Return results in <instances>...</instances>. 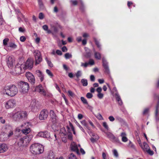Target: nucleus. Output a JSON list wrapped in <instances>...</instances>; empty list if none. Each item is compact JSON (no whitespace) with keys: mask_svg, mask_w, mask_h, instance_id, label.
Listing matches in <instances>:
<instances>
[{"mask_svg":"<svg viewBox=\"0 0 159 159\" xmlns=\"http://www.w3.org/2000/svg\"><path fill=\"white\" fill-rule=\"evenodd\" d=\"M18 92L17 87L14 84L6 86L3 89L4 93L11 97L14 96L17 94Z\"/></svg>","mask_w":159,"mask_h":159,"instance_id":"f257e3e1","label":"nucleus"},{"mask_svg":"<svg viewBox=\"0 0 159 159\" xmlns=\"http://www.w3.org/2000/svg\"><path fill=\"white\" fill-rule=\"evenodd\" d=\"M44 150V147L42 145L35 143L32 144L30 147V151L31 153L35 155L42 153Z\"/></svg>","mask_w":159,"mask_h":159,"instance_id":"f03ea898","label":"nucleus"},{"mask_svg":"<svg viewBox=\"0 0 159 159\" xmlns=\"http://www.w3.org/2000/svg\"><path fill=\"white\" fill-rule=\"evenodd\" d=\"M18 85L20 92L23 94L27 93L30 88L29 83L27 82L20 81L18 83Z\"/></svg>","mask_w":159,"mask_h":159,"instance_id":"7ed1b4c3","label":"nucleus"},{"mask_svg":"<svg viewBox=\"0 0 159 159\" xmlns=\"http://www.w3.org/2000/svg\"><path fill=\"white\" fill-rule=\"evenodd\" d=\"M27 116V112L25 111H18L15 113L13 115V117L16 121H18L25 118Z\"/></svg>","mask_w":159,"mask_h":159,"instance_id":"20e7f679","label":"nucleus"},{"mask_svg":"<svg viewBox=\"0 0 159 159\" xmlns=\"http://www.w3.org/2000/svg\"><path fill=\"white\" fill-rule=\"evenodd\" d=\"M29 107L33 112L38 111L40 108L39 102L35 100H33L31 102Z\"/></svg>","mask_w":159,"mask_h":159,"instance_id":"39448f33","label":"nucleus"},{"mask_svg":"<svg viewBox=\"0 0 159 159\" xmlns=\"http://www.w3.org/2000/svg\"><path fill=\"white\" fill-rule=\"evenodd\" d=\"M105 133L106 134L107 137L111 141L113 142H115L119 144H122L121 143L119 139L118 138H116L111 133L107 132H105Z\"/></svg>","mask_w":159,"mask_h":159,"instance_id":"423d86ee","label":"nucleus"},{"mask_svg":"<svg viewBox=\"0 0 159 159\" xmlns=\"http://www.w3.org/2000/svg\"><path fill=\"white\" fill-rule=\"evenodd\" d=\"M32 136L30 135H25L21 138L23 144V146L25 147L27 146L32 140Z\"/></svg>","mask_w":159,"mask_h":159,"instance_id":"0eeeda50","label":"nucleus"},{"mask_svg":"<svg viewBox=\"0 0 159 159\" xmlns=\"http://www.w3.org/2000/svg\"><path fill=\"white\" fill-rule=\"evenodd\" d=\"M34 55L35 60V65L39 64L42 60L40 52L39 50H35L34 52Z\"/></svg>","mask_w":159,"mask_h":159,"instance_id":"6e6552de","label":"nucleus"},{"mask_svg":"<svg viewBox=\"0 0 159 159\" xmlns=\"http://www.w3.org/2000/svg\"><path fill=\"white\" fill-rule=\"evenodd\" d=\"M50 26L55 33H57L58 31V28L61 29L62 28L60 24L56 21L52 22L50 24Z\"/></svg>","mask_w":159,"mask_h":159,"instance_id":"1a4fd4ad","label":"nucleus"},{"mask_svg":"<svg viewBox=\"0 0 159 159\" xmlns=\"http://www.w3.org/2000/svg\"><path fill=\"white\" fill-rule=\"evenodd\" d=\"M4 105L6 109L12 108L16 105V101L14 99H10L5 102Z\"/></svg>","mask_w":159,"mask_h":159,"instance_id":"9d476101","label":"nucleus"},{"mask_svg":"<svg viewBox=\"0 0 159 159\" xmlns=\"http://www.w3.org/2000/svg\"><path fill=\"white\" fill-rule=\"evenodd\" d=\"M31 125V124L29 122H26L24 124V126H25V129H22V132L25 134H27L30 133L31 131V129L29 126Z\"/></svg>","mask_w":159,"mask_h":159,"instance_id":"9b49d317","label":"nucleus"},{"mask_svg":"<svg viewBox=\"0 0 159 159\" xmlns=\"http://www.w3.org/2000/svg\"><path fill=\"white\" fill-rule=\"evenodd\" d=\"M48 116V112L46 110H43L41 111L39 116V118L40 120H45L47 118Z\"/></svg>","mask_w":159,"mask_h":159,"instance_id":"f8f14e48","label":"nucleus"},{"mask_svg":"<svg viewBox=\"0 0 159 159\" xmlns=\"http://www.w3.org/2000/svg\"><path fill=\"white\" fill-rule=\"evenodd\" d=\"M26 76L29 81L32 84H34L35 82V80L34 75L30 72H26Z\"/></svg>","mask_w":159,"mask_h":159,"instance_id":"ddd939ff","label":"nucleus"},{"mask_svg":"<svg viewBox=\"0 0 159 159\" xmlns=\"http://www.w3.org/2000/svg\"><path fill=\"white\" fill-rule=\"evenodd\" d=\"M90 136H91L90 140L93 143L97 142L99 138L98 135L94 133H90Z\"/></svg>","mask_w":159,"mask_h":159,"instance_id":"4468645a","label":"nucleus"},{"mask_svg":"<svg viewBox=\"0 0 159 159\" xmlns=\"http://www.w3.org/2000/svg\"><path fill=\"white\" fill-rule=\"evenodd\" d=\"M37 136L45 138H49L50 137V133L47 131H41L38 133Z\"/></svg>","mask_w":159,"mask_h":159,"instance_id":"2eb2a0df","label":"nucleus"},{"mask_svg":"<svg viewBox=\"0 0 159 159\" xmlns=\"http://www.w3.org/2000/svg\"><path fill=\"white\" fill-rule=\"evenodd\" d=\"M103 66L105 70V72L107 74H109L110 73V71L108 65V63L107 61L104 58L102 59Z\"/></svg>","mask_w":159,"mask_h":159,"instance_id":"dca6fc26","label":"nucleus"},{"mask_svg":"<svg viewBox=\"0 0 159 159\" xmlns=\"http://www.w3.org/2000/svg\"><path fill=\"white\" fill-rule=\"evenodd\" d=\"M33 67V62L31 59H28L25 64V67L26 69H31Z\"/></svg>","mask_w":159,"mask_h":159,"instance_id":"f3484780","label":"nucleus"},{"mask_svg":"<svg viewBox=\"0 0 159 159\" xmlns=\"http://www.w3.org/2000/svg\"><path fill=\"white\" fill-rule=\"evenodd\" d=\"M70 148L72 151L75 152L78 155L80 154L79 149L77 145L74 142L71 143L70 145Z\"/></svg>","mask_w":159,"mask_h":159,"instance_id":"a211bd4d","label":"nucleus"},{"mask_svg":"<svg viewBox=\"0 0 159 159\" xmlns=\"http://www.w3.org/2000/svg\"><path fill=\"white\" fill-rule=\"evenodd\" d=\"M35 90L40 93L44 96L46 95V92L43 89V87L41 84H39L36 87L35 89Z\"/></svg>","mask_w":159,"mask_h":159,"instance_id":"6ab92c4d","label":"nucleus"},{"mask_svg":"<svg viewBox=\"0 0 159 159\" xmlns=\"http://www.w3.org/2000/svg\"><path fill=\"white\" fill-rule=\"evenodd\" d=\"M14 61L12 57L10 56L8 57H7L6 59V62L7 65L9 68L11 67L12 66Z\"/></svg>","mask_w":159,"mask_h":159,"instance_id":"aec40b11","label":"nucleus"},{"mask_svg":"<svg viewBox=\"0 0 159 159\" xmlns=\"http://www.w3.org/2000/svg\"><path fill=\"white\" fill-rule=\"evenodd\" d=\"M36 75L38 76L40 79V81L42 82L43 81L44 77V75L42 72L40 70H36L35 72Z\"/></svg>","mask_w":159,"mask_h":159,"instance_id":"412c9836","label":"nucleus"},{"mask_svg":"<svg viewBox=\"0 0 159 159\" xmlns=\"http://www.w3.org/2000/svg\"><path fill=\"white\" fill-rule=\"evenodd\" d=\"M50 115L53 122H56L57 117L53 110H51L50 112Z\"/></svg>","mask_w":159,"mask_h":159,"instance_id":"4be33fe9","label":"nucleus"},{"mask_svg":"<svg viewBox=\"0 0 159 159\" xmlns=\"http://www.w3.org/2000/svg\"><path fill=\"white\" fill-rule=\"evenodd\" d=\"M97 92L98 93L97 97L99 99H102L104 96V94L101 92L102 91V89L101 87H99L97 88L96 90Z\"/></svg>","mask_w":159,"mask_h":159,"instance_id":"5701e85b","label":"nucleus"},{"mask_svg":"<svg viewBox=\"0 0 159 159\" xmlns=\"http://www.w3.org/2000/svg\"><path fill=\"white\" fill-rule=\"evenodd\" d=\"M8 149L7 146L5 143L0 144V153H3Z\"/></svg>","mask_w":159,"mask_h":159,"instance_id":"b1692460","label":"nucleus"},{"mask_svg":"<svg viewBox=\"0 0 159 159\" xmlns=\"http://www.w3.org/2000/svg\"><path fill=\"white\" fill-rule=\"evenodd\" d=\"M15 70L16 74H20L22 73V69L20 65H17L16 66Z\"/></svg>","mask_w":159,"mask_h":159,"instance_id":"393cba45","label":"nucleus"},{"mask_svg":"<svg viewBox=\"0 0 159 159\" xmlns=\"http://www.w3.org/2000/svg\"><path fill=\"white\" fill-rule=\"evenodd\" d=\"M126 136V134L125 132H123L121 133L120 136L122 137V141L124 142H126L128 140Z\"/></svg>","mask_w":159,"mask_h":159,"instance_id":"a878e982","label":"nucleus"},{"mask_svg":"<svg viewBox=\"0 0 159 159\" xmlns=\"http://www.w3.org/2000/svg\"><path fill=\"white\" fill-rule=\"evenodd\" d=\"M142 149L144 151L146 152L150 148L146 142H144L143 145L141 147Z\"/></svg>","mask_w":159,"mask_h":159,"instance_id":"bb28decb","label":"nucleus"},{"mask_svg":"<svg viewBox=\"0 0 159 159\" xmlns=\"http://www.w3.org/2000/svg\"><path fill=\"white\" fill-rule=\"evenodd\" d=\"M55 158V155L53 152L52 151H50L48 152L47 157V159H54Z\"/></svg>","mask_w":159,"mask_h":159,"instance_id":"cd10ccee","label":"nucleus"},{"mask_svg":"<svg viewBox=\"0 0 159 159\" xmlns=\"http://www.w3.org/2000/svg\"><path fill=\"white\" fill-rule=\"evenodd\" d=\"M115 98L116 100L118 102L119 104L120 105H122L123 102L119 94H116V97Z\"/></svg>","mask_w":159,"mask_h":159,"instance_id":"c85d7f7f","label":"nucleus"},{"mask_svg":"<svg viewBox=\"0 0 159 159\" xmlns=\"http://www.w3.org/2000/svg\"><path fill=\"white\" fill-rule=\"evenodd\" d=\"M3 128L5 130L4 132H8L10 131V130H12L11 126L7 125H6Z\"/></svg>","mask_w":159,"mask_h":159,"instance_id":"c756f323","label":"nucleus"},{"mask_svg":"<svg viewBox=\"0 0 159 159\" xmlns=\"http://www.w3.org/2000/svg\"><path fill=\"white\" fill-rule=\"evenodd\" d=\"M7 47L15 49L17 48V45L14 43L10 42L8 43Z\"/></svg>","mask_w":159,"mask_h":159,"instance_id":"7c9ffc66","label":"nucleus"},{"mask_svg":"<svg viewBox=\"0 0 159 159\" xmlns=\"http://www.w3.org/2000/svg\"><path fill=\"white\" fill-rule=\"evenodd\" d=\"M60 134H61L62 136H65L67 134V132L65 128H62L61 129L60 131Z\"/></svg>","mask_w":159,"mask_h":159,"instance_id":"2f4dec72","label":"nucleus"},{"mask_svg":"<svg viewBox=\"0 0 159 159\" xmlns=\"http://www.w3.org/2000/svg\"><path fill=\"white\" fill-rule=\"evenodd\" d=\"M16 143L18 146H19V147H24V146H23V144L22 143L21 138H20V139L17 140Z\"/></svg>","mask_w":159,"mask_h":159,"instance_id":"473e14b6","label":"nucleus"},{"mask_svg":"<svg viewBox=\"0 0 159 159\" xmlns=\"http://www.w3.org/2000/svg\"><path fill=\"white\" fill-rule=\"evenodd\" d=\"M94 56L95 58L99 60L101 59V54L99 52H95L94 53Z\"/></svg>","mask_w":159,"mask_h":159,"instance_id":"72a5a7b5","label":"nucleus"},{"mask_svg":"<svg viewBox=\"0 0 159 159\" xmlns=\"http://www.w3.org/2000/svg\"><path fill=\"white\" fill-rule=\"evenodd\" d=\"M81 82L84 86H86L88 85V81L86 79H82Z\"/></svg>","mask_w":159,"mask_h":159,"instance_id":"f704fd0d","label":"nucleus"},{"mask_svg":"<svg viewBox=\"0 0 159 159\" xmlns=\"http://www.w3.org/2000/svg\"><path fill=\"white\" fill-rule=\"evenodd\" d=\"M45 60H46V61H47L48 65L49 66H50L51 67H52L53 66V65L51 62V61L48 59V58L47 57H46L45 58Z\"/></svg>","mask_w":159,"mask_h":159,"instance_id":"c9c22d12","label":"nucleus"},{"mask_svg":"<svg viewBox=\"0 0 159 159\" xmlns=\"http://www.w3.org/2000/svg\"><path fill=\"white\" fill-rule=\"evenodd\" d=\"M67 159H77V158L73 153H71L68 156Z\"/></svg>","mask_w":159,"mask_h":159,"instance_id":"e433bc0d","label":"nucleus"},{"mask_svg":"<svg viewBox=\"0 0 159 159\" xmlns=\"http://www.w3.org/2000/svg\"><path fill=\"white\" fill-rule=\"evenodd\" d=\"M94 39L95 44L97 45L98 48L99 49V50L101 49V46L100 44L99 41H98L96 38H94Z\"/></svg>","mask_w":159,"mask_h":159,"instance_id":"4c0bfd02","label":"nucleus"},{"mask_svg":"<svg viewBox=\"0 0 159 159\" xmlns=\"http://www.w3.org/2000/svg\"><path fill=\"white\" fill-rule=\"evenodd\" d=\"M9 41V39L8 38H6L4 39L3 41V43L4 46H7L8 45V44H7L8 42Z\"/></svg>","mask_w":159,"mask_h":159,"instance_id":"58836bf2","label":"nucleus"},{"mask_svg":"<svg viewBox=\"0 0 159 159\" xmlns=\"http://www.w3.org/2000/svg\"><path fill=\"white\" fill-rule=\"evenodd\" d=\"M84 49H85V51L86 52L84 54V56L85 57L87 58H89V51H87V50H89L88 48L85 47V48Z\"/></svg>","mask_w":159,"mask_h":159,"instance_id":"ea45409f","label":"nucleus"},{"mask_svg":"<svg viewBox=\"0 0 159 159\" xmlns=\"http://www.w3.org/2000/svg\"><path fill=\"white\" fill-rule=\"evenodd\" d=\"M46 72L51 78H52L53 77V75L52 73L49 70L47 69Z\"/></svg>","mask_w":159,"mask_h":159,"instance_id":"a19ab883","label":"nucleus"},{"mask_svg":"<svg viewBox=\"0 0 159 159\" xmlns=\"http://www.w3.org/2000/svg\"><path fill=\"white\" fill-rule=\"evenodd\" d=\"M81 100L83 103L85 104H88V102L86 99L84 97H81L80 98Z\"/></svg>","mask_w":159,"mask_h":159,"instance_id":"79ce46f5","label":"nucleus"},{"mask_svg":"<svg viewBox=\"0 0 159 159\" xmlns=\"http://www.w3.org/2000/svg\"><path fill=\"white\" fill-rule=\"evenodd\" d=\"M72 56L71 54L69 53H66L65 55V57L66 59H68L70 58H71Z\"/></svg>","mask_w":159,"mask_h":159,"instance_id":"37998d69","label":"nucleus"},{"mask_svg":"<svg viewBox=\"0 0 159 159\" xmlns=\"http://www.w3.org/2000/svg\"><path fill=\"white\" fill-rule=\"evenodd\" d=\"M89 65V61H88L87 62H85L84 63H81V66L84 67H87Z\"/></svg>","mask_w":159,"mask_h":159,"instance_id":"c03bdc74","label":"nucleus"},{"mask_svg":"<svg viewBox=\"0 0 159 159\" xmlns=\"http://www.w3.org/2000/svg\"><path fill=\"white\" fill-rule=\"evenodd\" d=\"M113 93L114 94V95L115 97H116V94H119L116 88L115 87L113 88Z\"/></svg>","mask_w":159,"mask_h":159,"instance_id":"a18cd8bd","label":"nucleus"},{"mask_svg":"<svg viewBox=\"0 0 159 159\" xmlns=\"http://www.w3.org/2000/svg\"><path fill=\"white\" fill-rule=\"evenodd\" d=\"M38 2L40 8H43V2L42 0H38Z\"/></svg>","mask_w":159,"mask_h":159,"instance_id":"49530a36","label":"nucleus"},{"mask_svg":"<svg viewBox=\"0 0 159 159\" xmlns=\"http://www.w3.org/2000/svg\"><path fill=\"white\" fill-rule=\"evenodd\" d=\"M113 152L114 155L116 157H118V153L116 149H114L113 150Z\"/></svg>","mask_w":159,"mask_h":159,"instance_id":"de8ad7c7","label":"nucleus"},{"mask_svg":"<svg viewBox=\"0 0 159 159\" xmlns=\"http://www.w3.org/2000/svg\"><path fill=\"white\" fill-rule=\"evenodd\" d=\"M81 123L82 125H84L85 127L87 128L88 127L87 123L85 120H83L81 121Z\"/></svg>","mask_w":159,"mask_h":159,"instance_id":"09e8293b","label":"nucleus"},{"mask_svg":"<svg viewBox=\"0 0 159 159\" xmlns=\"http://www.w3.org/2000/svg\"><path fill=\"white\" fill-rule=\"evenodd\" d=\"M96 116V117L99 120H103V118L102 115L99 113L97 114Z\"/></svg>","mask_w":159,"mask_h":159,"instance_id":"8fccbe9b","label":"nucleus"},{"mask_svg":"<svg viewBox=\"0 0 159 159\" xmlns=\"http://www.w3.org/2000/svg\"><path fill=\"white\" fill-rule=\"evenodd\" d=\"M149 111V109L148 108H146L143 111V115H146L148 114Z\"/></svg>","mask_w":159,"mask_h":159,"instance_id":"3c124183","label":"nucleus"},{"mask_svg":"<svg viewBox=\"0 0 159 159\" xmlns=\"http://www.w3.org/2000/svg\"><path fill=\"white\" fill-rule=\"evenodd\" d=\"M103 126L107 130H109V128L106 122H104L103 123Z\"/></svg>","mask_w":159,"mask_h":159,"instance_id":"603ef678","label":"nucleus"},{"mask_svg":"<svg viewBox=\"0 0 159 159\" xmlns=\"http://www.w3.org/2000/svg\"><path fill=\"white\" fill-rule=\"evenodd\" d=\"M146 152L150 155L152 156L154 154V152L150 150L149 148Z\"/></svg>","mask_w":159,"mask_h":159,"instance_id":"864d4df0","label":"nucleus"},{"mask_svg":"<svg viewBox=\"0 0 159 159\" xmlns=\"http://www.w3.org/2000/svg\"><path fill=\"white\" fill-rule=\"evenodd\" d=\"M81 71L80 70L78 71L76 74V76L77 78H79V77L81 76Z\"/></svg>","mask_w":159,"mask_h":159,"instance_id":"5fc2aeb1","label":"nucleus"},{"mask_svg":"<svg viewBox=\"0 0 159 159\" xmlns=\"http://www.w3.org/2000/svg\"><path fill=\"white\" fill-rule=\"evenodd\" d=\"M39 18L40 19L42 20L44 18V15L43 13L40 12L39 13Z\"/></svg>","mask_w":159,"mask_h":159,"instance_id":"6e6d98bb","label":"nucleus"},{"mask_svg":"<svg viewBox=\"0 0 159 159\" xmlns=\"http://www.w3.org/2000/svg\"><path fill=\"white\" fill-rule=\"evenodd\" d=\"M9 133L7 135V137L8 138L10 137L13 134V131L12 130H10V131L8 132Z\"/></svg>","mask_w":159,"mask_h":159,"instance_id":"4d7b16f0","label":"nucleus"},{"mask_svg":"<svg viewBox=\"0 0 159 159\" xmlns=\"http://www.w3.org/2000/svg\"><path fill=\"white\" fill-rule=\"evenodd\" d=\"M76 125H77L80 128V129L83 132H84V129L80 125V124L78 122H76Z\"/></svg>","mask_w":159,"mask_h":159,"instance_id":"13d9d810","label":"nucleus"},{"mask_svg":"<svg viewBox=\"0 0 159 159\" xmlns=\"http://www.w3.org/2000/svg\"><path fill=\"white\" fill-rule=\"evenodd\" d=\"M70 2L72 3V4L74 5H76L78 3L77 1L76 0H71Z\"/></svg>","mask_w":159,"mask_h":159,"instance_id":"bf43d9fd","label":"nucleus"},{"mask_svg":"<svg viewBox=\"0 0 159 159\" xmlns=\"http://www.w3.org/2000/svg\"><path fill=\"white\" fill-rule=\"evenodd\" d=\"M26 38L24 36H22L20 38V40L22 42H24L26 40Z\"/></svg>","mask_w":159,"mask_h":159,"instance_id":"052dcab7","label":"nucleus"},{"mask_svg":"<svg viewBox=\"0 0 159 159\" xmlns=\"http://www.w3.org/2000/svg\"><path fill=\"white\" fill-rule=\"evenodd\" d=\"M159 107V104L158 103L157 104L156 107V113H155V116H157V114H158V108Z\"/></svg>","mask_w":159,"mask_h":159,"instance_id":"680f3d73","label":"nucleus"},{"mask_svg":"<svg viewBox=\"0 0 159 159\" xmlns=\"http://www.w3.org/2000/svg\"><path fill=\"white\" fill-rule=\"evenodd\" d=\"M19 31L20 32L23 33L25 31V29L24 28H22V27H20L19 28Z\"/></svg>","mask_w":159,"mask_h":159,"instance_id":"e2e57ef3","label":"nucleus"},{"mask_svg":"<svg viewBox=\"0 0 159 159\" xmlns=\"http://www.w3.org/2000/svg\"><path fill=\"white\" fill-rule=\"evenodd\" d=\"M43 29L45 31H47L48 29V27L47 25H44L42 26Z\"/></svg>","mask_w":159,"mask_h":159,"instance_id":"0e129e2a","label":"nucleus"},{"mask_svg":"<svg viewBox=\"0 0 159 159\" xmlns=\"http://www.w3.org/2000/svg\"><path fill=\"white\" fill-rule=\"evenodd\" d=\"M0 122L2 124H4L5 123V120L2 117H0Z\"/></svg>","mask_w":159,"mask_h":159,"instance_id":"69168bd1","label":"nucleus"},{"mask_svg":"<svg viewBox=\"0 0 159 159\" xmlns=\"http://www.w3.org/2000/svg\"><path fill=\"white\" fill-rule=\"evenodd\" d=\"M108 119L111 121H113L115 120L114 118L112 116H109Z\"/></svg>","mask_w":159,"mask_h":159,"instance_id":"338daca9","label":"nucleus"},{"mask_svg":"<svg viewBox=\"0 0 159 159\" xmlns=\"http://www.w3.org/2000/svg\"><path fill=\"white\" fill-rule=\"evenodd\" d=\"M63 68L64 70H65L66 71H67L69 70V68L66 66V65L65 64H63Z\"/></svg>","mask_w":159,"mask_h":159,"instance_id":"774afa93","label":"nucleus"}]
</instances>
